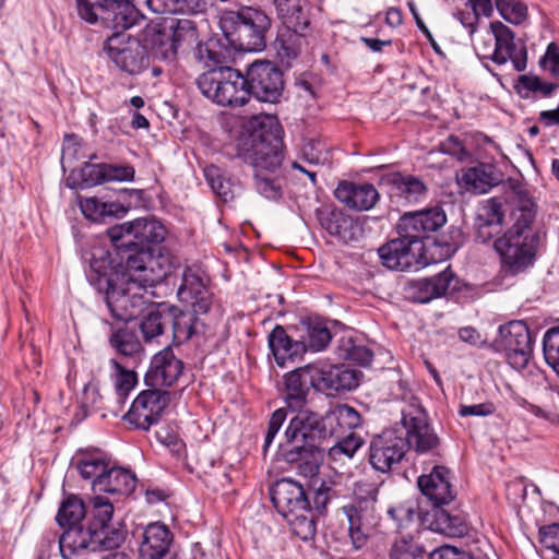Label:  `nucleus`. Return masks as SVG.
I'll use <instances>...</instances> for the list:
<instances>
[{
  "mask_svg": "<svg viewBox=\"0 0 559 559\" xmlns=\"http://www.w3.org/2000/svg\"><path fill=\"white\" fill-rule=\"evenodd\" d=\"M285 430L287 447L283 450L284 460L297 463L300 473L313 476L318 473L321 451L318 441L331 438L325 416L308 411H297Z\"/></svg>",
  "mask_w": 559,
  "mask_h": 559,
  "instance_id": "nucleus-1",
  "label": "nucleus"
},
{
  "mask_svg": "<svg viewBox=\"0 0 559 559\" xmlns=\"http://www.w3.org/2000/svg\"><path fill=\"white\" fill-rule=\"evenodd\" d=\"M219 24L230 47L251 52L264 49L271 19L261 10L245 8L239 12H225Z\"/></svg>",
  "mask_w": 559,
  "mask_h": 559,
  "instance_id": "nucleus-2",
  "label": "nucleus"
},
{
  "mask_svg": "<svg viewBox=\"0 0 559 559\" xmlns=\"http://www.w3.org/2000/svg\"><path fill=\"white\" fill-rule=\"evenodd\" d=\"M197 84L206 98L221 106H243L250 99L246 75L230 67L202 73Z\"/></svg>",
  "mask_w": 559,
  "mask_h": 559,
  "instance_id": "nucleus-3",
  "label": "nucleus"
},
{
  "mask_svg": "<svg viewBox=\"0 0 559 559\" xmlns=\"http://www.w3.org/2000/svg\"><path fill=\"white\" fill-rule=\"evenodd\" d=\"M129 275L112 274L103 288L105 302L112 316L119 321L136 319L146 309V299L140 285L132 283Z\"/></svg>",
  "mask_w": 559,
  "mask_h": 559,
  "instance_id": "nucleus-4",
  "label": "nucleus"
},
{
  "mask_svg": "<svg viewBox=\"0 0 559 559\" xmlns=\"http://www.w3.org/2000/svg\"><path fill=\"white\" fill-rule=\"evenodd\" d=\"M270 130L262 127L251 134V145L243 155L245 162L253 173H272L283 170V141L280 136L278 122L273 117H265Z\"/></svg>",
  "mask_w": 559,
  "mask_h": 559,
  "instance_id": "nucleus-5",
  "label": "nucleus"
},
{
  "mask_svg": "<svg viewBox=\"0 0 559 559\" xmlns=\"http://www.w3.org/2000/svg\"><path fill=\"white\" fill-rule=\"evenodd\" d=\"M126 536L122 531H114L109 535L97 531L93 525L83 526L81 524L66 527L60 535L59 550L63 559H71L81 550L91 551L112 550L119 548L124 543Z\"/></svg>",
  "mask_w": 559,
  "mask_h": 559,
  "instance_id": "nucleus-6",
  "label": "nucleus"
},
{
  "mask_svg": "<svg viewBox=\"0 0 559 559\" xmlns=\"http://www.w3.org/2000/svg\"><path fill=\"white\" fill-rule=\"evenodd\" d=\"M538 237L536 234H516L506 231L498 238L493 247L501 259L502 271L508 275H516L533 264Z\"/></svg>",
  "mask_w": 559,
  "mask_h": 559,
  "instance_id": "nucleus-7",
  "label": "nucleus"
},
{
  "mask_svg": "<svg viewBox=\"0 0 559 559\" xmlns=\"http://www.w3.org/2000/svg\"><path fill=\"white\" fill-rule=\"evenodd\" d=\"M402 425L406 430L407 450L413 449L418 454L436 453L440 439L428 423L425 409L412 402L402 409Z\"/></svg>",
  "mask_w": 559,
  "mask_h": 559,
  "instance_id": "nucleus-8",
  "label": "nucleus"
},
{
  "mask_svg": "<svg viewBox=\"0 0 559 559\" xmlns=\"http://www.w3.org/2000/svg\"><path fill=\"white\" fill-rule=\"evenodd\" d=\"M249 97L260 102L278 103L284 91V75L271 61H254L246 71Z\"/></svg>",
  "mask_w": 559,
  "mask_h": 559,
  "instance_id": "nucleus-9",
  "label": "nucleus"
},
{
  "mask_svg": "<svg viewBox=\"0 0 559 559\" xmlns=\"http://www.w3.org/2000/svg\"><path fill=\"white\" fill-rule=\"evenodd\" d=\"M497 346L504 350L508 362L518 370L524 369L533 354V341L525 322L516 320L499 328Z\"/></svg>",
  "mask_w": 559,
  "mask_h": 559,
  "instance_id": "nucleus-10",
  "label": "nucleus"
},
{
  "mask_svg": "<svg viewBox=\"0 0 559 559\" xmlns=\"http://www.w3.org/2000/svg\"><path fill=\"white\" fill-rule=\"evenodd\" d=\"M109 59L123 72L135 75L148 67L146 48L136 38L114 34L105 43Z\"/></svg>",
  "mask_w": 559,
  "mask_h": 559,
  "instance_id": "nucleus-11",
  "label": "nucleus"
},
{
  "mask_svg": "<svg viewBox=\"0 0 559 559\" xmlns=\"http://www.w3.org/2000/svg\"><path fill=\"white\" fill-rule=\"evenodd\" d=\"M169 401L170 396L167 391L160 389L144 390L135 397L123 419L135 429L147 431L159 421Z\"/></svg>",
  "mask_w": 559,
  "mask_h": 559,
  "instance_id": "nucleus-12",
  "label": "nucleus"
},
{
  "mask_svg": "<svg viewBox=\"0 0 559 559\" xmlns=\"http://www.w3.org/2000/svg\"><path fill=\"white\" fill-rule=\"evenodd\" d=\"M406 452L407 441L403 433L396 429H386L372 438L369 462L374 469L388 473L402 462Z\"/></svg>",
  "mask_w": 559,
  "mask_h": 559,
  "instance_id": "nucleus-13",
  "label": "nucleus"
},
{
  "mask_svg": "<svg viewBox=\"0 0 559 559\" xmlns=\"http://www.w3.org/2000/svg\"><path fill=\"white\" fill-rule=\"evenodd\" d=\"M399 238L392 239L379 248L382 264L391 270L406 271L418 264L423 242L412 239L409 234L399 230Z\"/></svg>",
  "mask_w": 559,
  "mask_h": 559,
  "instance_id": "nucleus-14",
  "label": "nucleus"
},
{
  "mask_svg": "<svg viewBox=\"0 0 559 559\" xmlns=\"http://www.w3.org/2000/svg\"><path fill=\"white\" fill-rule=\"evenodd\" d=\"M169 44L160 43L154 53L164 60L173 61L180 49L191 48L198 43V29L190 19H170L162 34Z\"/></svg>",
  "mask_w": 559,
  "mask_h": 559,
  "instance_id": "nucleus-15",
  "label": "nucleus"
},
{
  "mask_svg": "<svg viewBox=\"0 0 559 559\" xmlns=\"http://www.w3.org/2000/svg\"><path fill=\"white\" fill-rule=\"evenodd\" d=\"M490 29L495 39V48L488 57L497 64H506L511 60L516 71L525 70L527 51L525 46L516 48L513 31L499 21L491 22Z\"/></svg>",
  "mask_w": 559,
  "mask_h": 559,
  "instance_id": "nucleus-16",
  "label": "nucleus"
},
{
  "mask_svg": "<svg viewBox=\"0 0 559 559\" xmlns=\"http://www.w3.org/2000/svg\"><path fill=\"white\" fill-rule=\"evenodd\" d=\"M271 500L277 512L285 519L298 512H307L310 507L300 484L293 479H281L271 488Z\"/></svg>",
  "mask_w": 559,
  "mask_h": 559,
  "instance_id": "nucleus-17",
  "label": "nucleus"
},
{
  "mask_svg": "<svg viewBox=\"0 0 559 559\" xmlns=\"http://www.w3.org/2000/svg\"><path fill=\"white\" fill-rule=\"evenodd\" d=\"M182 371L183 362L176 357L169 347H166L153 356L144 380L153 389L171 386L182 374Z\"/></svg>",
  "mask_w": 559,
  "mask_h": 559,
  "instance_id": "nucleus-18",
  "label": "nucleus"
},
{
  "mask_svg": "<svg viewBox=\"0 0 559 559\" xmlns=\"http://www.w3.org/2000/svg\"><path fill=\"white\" fill-rule=\"evenodd\" d=\"M284 384V399L287 407L293 411H301L307 404L310 389H318L316 366L307 365L293 370L285 376Z\"/></svg>",
  "mask_w": 559,
  "mask_h": 559,
  "instance_id": "nucleus-19",
  "label": "nucleus"
},
{
  "mask_svg": "<svg viewBox=\"0 0 559 559\" xmlns=\"http://www.w3.org/2000/svg\"><path fill=\"white\" fill-rule=\"evenodd\" d=\"M316 377L318 390L333 394L355 390L359 385L361 372L344 364L316 366Z\"/></svg>",
  "mask_w": 559,
  "mask_h": 559,
  "instance_id": "nucleus-20",
  "label": "nucleus"
},
{
  "mask_svg": "<svg viewBox=\"0 0 559 559\" xmlns=\"http://www.w3.org/2000/svg\"><path fill=\"white\" fill-rule=\"evenodd\" d=\"M321 226L344 243L357 241L362 236V227L357 219L342 210L324 206L318 211Z\"/></svg>",
  "mask_w": 559,
  "mask_h": 559,
  "instance_id": "nucleus-21",
  "label": "nucleus"
},
{
  "mask_svg": "<svg viewBox=\"0 0 559 559\" xmlns=\"http://www.w3.org/2000/svg\"><path fill=\"white\" fill-rule=\"evenodd\" d=\"M445 223L444 211L440 206H435L404 214L397 224V229L409 234L408 237L412 239L421 241L426 234L437 231Z\"/></svg>",
  "mask_w": 559,
  "mask_h": 559,
  "instance_id": "nucleus-22",
  "label": "nucleus"
},
{
  "mask_svg": "<svg viewBox=\"0 0 559 559\" xmlns=\"http://www.w3.org/2000/svg\"><path fill=\"white\" fill-rule=\"evenodd\" d=\"M454 280L455 275L451 267L448 266L432 277L411 282L406 287V292L408 298L413 301L426 304L444 296Z\"/></svg>",
  "mask_w": 559,
  "mask_h": 559,
  "instance_id": "nucleus-23",
  "label": "nucleus"
},
{
  "mask_svg": "<svg viewBox=\"0 0 559 559\" xmlns=\"http://www.w3.org/2000/svg\"><path fill=\"white\" fill-rule=\"evenodd\" d=\"M374 506L347 504L342 508L348 523V538L354 549L359 550L368 543L372 532L370 521Z\"/></svg>",
  "mask_w": 559,
  "mask_h": 559,
  "instance_id": "nucleus-24",
  "label": "nucleus"
},
{
  "mask_svg": "<svg viewBox=\"0 0 559 559\" xmlns=\"http://www.w3.org/2000/svg\"><path fill=\"white\" fill-rule=\"evenodd\" d=\"M418 487L436 508L450 503L455 493L450 483V471L444 466H436L429 475L418 477Z\"/></svg>",
  "mask_w": 559,
  "mask_h": 559,
  "instance_id": "nucleus-25",
  "label": "nucleus"
},
{
  "mask_svg": "<svg viewBox=\"0 0 559 559\" xmlns=\"http://www.w3.org/2000/svg\"><path fill=\"white\" fill-rule=\"evenodd\" d=\"M314 27L311 23L306 26L285 27L276 38L278 57L287 63L295 60L310 45L313 38Z\"/></svg>",
  "mask_w": 559,
  "mask_h": 559,
  "instance_id": "nucleus-26",
  "label": "nucleus"
},
{
  "mask_svg": "<svg viewBox=\"0 0 559 559\" xmlns=\"http://www.w3.org/2000/svg\"><path fill=\"white\" fill-rule=\"evenodd\" d=\"M174 535L169 528L160 523L154 522L148 524L142 534L140 543V557L142 559H164L173 543Z\"/></svg>",
  "mask_w": 559,
  "mask_h": 559,
  "instance_id": "nucleus-27",
  "label": "nucleus"
},
{
  "mask_svg": "<svg viewBox=\"0 0 559 559\" xmlns=\"http://www.w3.org/2000/svg\"><path fill=\"white\" fill-rule=\"evenodd\" d=\"M100 21L119 34L120 31L133 26L138 19V11L129 0H102L99 2Z\"/></svg>",
  "mask_w": 559,
  "mask_h": 559,
  "instance_id": "nucleus-28",
  "label": "nucleus"
},
{
  "mask_svg": "<svg viewBox=\"0 0 559 559\" xmlns=\"http://www.w3.org/2000/svg\"><path fill=\"white\" fill-rule=\"evenodd\" d=\"M335 198L346 206L356 211H367L374 206L379 193L371 183H354L342 181L335 189Z\"/></svg>",
  "mask_w": 559,
  "mask_h": 559,
  "instance_id": "nucleus-29",
  "label": "nucleus"
},
{
  "mask_svg": "<svg viewBox=\"0 0 559 559\" xmlns=\"http://www.w3.org/2000/svg\"><path fill=\"white\" fill-rule=\"evenodd\" d=\"M502 173L492 164L479 163L467 168L461 177L464 187L475 193H486L502 181Z\"/></svg>",
  "mask_w": 559,
  "mask_h": 559,
  "instance_id": "nucleus-30",
  "label": "nucleus"
},
{
  "mask_svg": "<svg viewBox=\"0 0 559 559\" xmlns=\"http://www.w3.org/2000/svg\"><path fill=\"white\" fill-rule=\"evenodd\" d=\"M269 347L276 364L284 367L287 359L300 358L305 354L302 342L294 341L282 325H276L267 337Z\"/></svg>",
  "mask_w": 559,
  "mask_h": 559,
  "instance_id": "nucleus-31",
  "label": "nucleus"
},
{
  "mask_svg": "<svg viewBox=\"0 0 559 559\" xmlns=\"http://www.w3.org/2000/svg\"><path fill=\"white\" fill-rule=\"evenodd\" d=\"M135 475L129 469L108 466L106 473L98 480H93L95 491L129 495L135 488Z\"/></svg>",
  "mask_w": 559,
  "mask_h": 559,
  "instance_id": "nucleus-32",
  "label": "nucleus"
},
{
  "mask_svg": "<svg viewBox=\"0 0 559 559\" xmlns=\"http://www.w3.org/2000/svg\"><path fill=\"white\" fill-rule=\"evenodd\" d=\"M429 528L448 537H462L468 532L467 521L462 511H449L441 507L433 510Z\"/></svg>",
  "mask_w": 559,
  "mask_h": 559,
  "instance_id": "nucleus-33",
  "label": "nucleus"
},
{
  "mask_svg": "<svg viewBox=\"0 0 559 559\" xmlns=\"http://www.w3.org/2000/svg\"><path fill=\"white\" fill-rule=\"evenodd\" d=\"M171 322L169 325L173 331V342L180 345L189 341L193 335L204 334L205 324L190 311H181L175 306H170Z\"/></svg>",
  "mask_w": 559,
  "mask_h": 559,
  "instance_id": "nucleus-34",
  "label": "nucleus"
},
{
  "mask_svg": "<svg viewBox=\"0 0 559 559\" xmlns=\"http://www.w3.org/2000/svg\"><path fill=\"white\" fill-rule=\"evenodd\" d=\"M277 17L285 27L311 23L312 7L308 0H273Z\"/></svg>",
  "mask_w": 559,
  "mask_h": 559,
  "instance_id": "nucleus-35",
  "label": "nucleus"
},
{
  "mask_svg": "<svg viewBox=\"0 0 559 559\" xmlns=\"http://www.w3.org/2000/svg\"><path fill=\"white\" fill-rule=\"evenodd\" d=\"M170 306L166 304H152L146 306V314L141 321L140 329L146 342H152L163 335L166 326L171 322Z\"/></svg>",
  "mask_w": 559,
  "mask_h": 559,
  "instance_id": "nucleus-36",
  "label": "nucleus"
},
{
  "mask_svg": "<svg viewBox=\"0 0 559 559\" xmlns=\"http://www.w3.org/2000/svg\"><path fill=\"white\" fill-rule=\"evenodd\" d=\"M79 206L87 219L96 223L104 222L107 217H123L128 211L118 202H103L96 197L80 198Z\"/></svg>",
  "mask_w": 559,
  "mask_h": 559,
  "instance_id": "nucleus-37",
  "label": "nucleus"
},
{
  "mask_svg": "<svg viewBox=\"0 0 559 559\" xmlns=\"http://www.w3.org/2000/svg\"><path fill=\"white\" fill-rule=\"evenodd\" d=\"M130 227L133 238L129 239L126 245H132V247L144 248L148 243H159L166 236L165 227L155 219L138 218Z\"/></svg>",
  "mask_w": 559,
  "mask_h": 559,
  "instance_id": "nucleus-38",
  "label": "nucleus"
},
{
  "mask_svg": "<svg viewBox=\"0 0 559 559\" xmlns=\"http://www.w3.org/2000/svg\"><path fill=\"white\" fill-rule=\"evenodd\" d=\"M325 423L331 437L344 432L346 429L352 430L360 426V414L347 404H338L334 408L326 412Z\"/></svg>",
  "mask_w": 559,
  "mask_h": 559,
  "instance_id": "nucleus-39",
  "label": "nucleus"
},
{
  "mask_svg": "<svg viewBox=\"0 0 559 559\" xmlns=\"http://www.w3.org/2000/svg\"><path fill=\"white\" fill-rule=\"evenodd\" d=\"M518 200L516 206L512 211L514 223L507 231H514L516 234H535L531 226L535 221L536 211L533 200L525 191H515Z\"/></svg>",
  "mask_w": 559,
  "mask_h": 559,
  "instance_id": "nucleus-40",
  "label": "nucleus"
},
{
  "mask_svg": "<svg viewBox=\"0 0 559 559\" xmlns=\"http://www.w3.org/2000/svg\"><path fill=\"white\" fill-rule=\"evenodd\" d=\"M386 181L395 193L407 201H417L427 194L425 182L413 175L393 173L388 175Z\"/></svg>",
  "mask_w": 559,
  "mask_h": 559,
  "instance_id": "nucleus-41",
  "label": "nucleus"
},
{
  "mask_svg": "<svg viewBox=\"0 0 559 559\" xmlns=\"http://www.w3.org/2000/svg\"><path fill=\"white\" fill-rule=\"evenodd\" d=\"M91 282L97 286L99 292L106 285V280L112 274H119V267L112 265L111 254L103 249L95 248L90 259Z\"/></svg>",
  "mask_w": 559,
  "mask_h": 559,
  "instance_id": "nucleus-42",
  "label": "nucleus"
},
{
  "mask_svg": "<svg viewBox=\"0 0 559 559\" xmlns=\"http://www.w3.org/2000/svg\"><path fill=\"white\" fill-rule=\"evenodd\" d=\"M253 188L263 198L276 201L283 195L284 170L252 173Z\"/></svg>",
  "mask_w": 559,
  "mask_h": 559,
  "instance_id": "nucleus-43",
  "label": "nucleus"
},
{
  "mask_svg": "<svg viewBox=\"0 0 559 559\" xmlns=\"http://www.w3.org/2000/svg\"><path fill=\"white\" fill-rule=\"evenodd\" d=\"M147 7L157 14H197L203 11L204 0H146Z\"/></svg>",
  "mask_w": 559,
  "mask_h": 559,
  "instance_id": "nucleus-44",
  "label": "nucleus"
},
{
  "mask_svg": "<svg viewBox=\"0 0 559 559\" xmlns=\"http://www.w3.org/2000/svg\"><path fill=\"white\" fill-rule=\"evenodd\" d=\"M133 248L135 249L133 253L121 258V262L118 264L119 275H129L133 277L132 283L146 288L147 286H143L136 278H140L142 274L146 273L148 251L140 247Z\"/></svg>",
  "mask_w": 559,
  "mask_h": 559,
  "instance_id": "nucleus-45",
  "label": "nucleus"
},
{
  "mask_svg": "<svg viewBox=\"0 0 559 559\" xmlns=\"http://www.w3.org/2000/svg\"><path fill=\"white\" fill-rule=\"evenodd\" d=\"M85 513L83 500L75 495H70L61 502L56 520L61 527H68L81 524Z\"/></svg>",
  "mask_w": 559,
  "mask_h": 559,
  "instance_id": "nucleus-46",
  "label": "nucleus"
},
{
  "mask_svg": "<svg viewBox=\"0 0 559 559\" xmlns=\"http://www.w3.org/2000/svg\"><path fill=\"white\" fill-rule=\"evenodd\" d=\"M171 263L164 254L154 255L148 252L147 270L138 278L143 286L152 287L160 283L170 273Z\"/></svg>",
  "mask_w": 559,
  "mask_h": 559,
  "instance_id": "nucleus-47",
  "label": "nucleus"
},
{
  "mask_svg": "<svg viewBox=\"0 0 559 559\" xmlns=\"http://www.w3.org/2000/svg\"><path fill=\"white\" fill-rule=\"evenodd\" d=\"M109 464L106 454L96 451L84 454L76 467L84 479L98 480L104 476Z\"/></svg>",
  "mask_w": 559,
  "mask_h": 559,
  "instance_id": "nucleus-48",
  "label": "nucleus"
},
{
  "mask_svg": "<svg viewBox=\"0 0 559 559\" xmlns=\"http://www.w3.org/2000/svg\"><path fill=\"white\" fill-rule=\"evenodd\" d=\"M332 334L328 326L321 322H309L306 325V332L300 342L307 350L321 352L330 344Z\"/></svg>",
  "mask_w": 559,
  "mask_h": 559,
  "instance_id": "nucleus-49",
  "label": "nucleus"
},
{
  "mask_svg": "<svg viewBox=\"0 0 559 559\" xmlns=\"http://www.w3.org/2000/svg\"><path fill=\"white\" fill-rule=\"evenodd\" d=\"M92 515L93 521L90 525L97 527V531L104 532V535H109L114 531H119L109 526L114 514V506L108 498L95 496L92 499Z\"/></svg>",
  "mask_w": 559,
  "mask_h": 559,
  "instance_id": "nucleus-50",
  "label": "nucleus"
},
{
  "mask_svg": "<svg viewBox=\"0 0 559 559\" xmlns=\"http://www.w3.org/2000/svg\"><path fill=\"white\" fill-rule=\"evenodd\" d=\"M110 345L122 356L133 357L142 350V345L136 334L128 329H119L109 337Z\"/></svg>",
  "mask_w": 559,
  "mask_h": 559,
  "instance_id": "nucleus-51",
  "label": "nucleus"
},
{
  "mask_svg": "<svg viewBox=\"0 0 559 559\" xmlns=\"http://www.w3.org/2000/svg\"><path fill=\"white\" fill-rule=\"evenodd\" d=\"M204 176L213 192L224 202L233 199L231 182L221 168L210 165L204 169Z\"/></svg>",
  "mask_w": 559,
  "mask_h": 559,
  "instance_id": "nucleus-52",
  "label": "nucleus"
},
{
  "mask_svg": "<svg viewBox=\"0 0 559 559\" xmlns=\"http://www.w3.org/2000/svg\"><path fill=\"white\" fill-rule=\"evenodd\" d=\"M390 559H425V550L413 537L402 536L393 543Z\"/></svg>",
  "mask_w": 559,
  "mask_h": 559,
  "instance_id": "nucleus-53",
  "label": "nucleus"
},
{
  "mask_svg": "<svg viewBox=\"0 0 559 559\" xmlns=\"http://www.w3.org/2000/svg\"><path fill=\"white\" fill-rule=\"evenodd\" d=\"M289 523L293 532L302 540H309L314 537L317 532V525L313 515L311 514L310 507L307 512H298L292 514L289 519H286Z\"/></svg>",
  "mask_w": 559,
  "mask_h": 559,
  "instance_id": "nucleus-54",
  "label": "nucleus"
},
{
  "mask_svg": "<svg viewBox=\"0 0 559 559\" xmlns=\"http://www.w3.org/2000/svg\"><path fill=\"white\" fill-rule=\"evenodd\" d=\"M501 16L509 23L521 24L527 16V8L520 0H496Z\"/></svg>",
  "mask_w": 559,
  "mask_h": 559,
  "instance_id": "nucleus-55",
  "label": "nucleus"
},
{
  "mask_svg": "<svg viewBox=\"0 0 559 559\" xmlns=\"http://www.w3.org/2000/svg\"><path fill=\"white\" fill-rule=\"evenodd\" d=\"M543 352L546 362L559 373V328L549 329L543 340Z\"/></svg>",
  "mask_w": 559,
  "mask_h": 559,
  "instance_id": "nucleus-56",
  "label": "nucleus"
},
{
  "mask_svg": "<svg viewBox=\"0 0 559 559\" xmlns=\"http://www.w3.org/2000/svg\"><path fill=\"white\" fill-rule=\"evenodd\" d=\"M206 292L201 278L195 274L186 270L182 274V281L178 288V296L181 301H191V299L198 297Z\"/></svg>",
  "mask_w": 559,
  "mask_h": 559,
  "instance_id": "nucleus-57",
  "label": "nucleus"
},
{
  "mask_svg": "<svg viewBox=\"0 0 559 559\" xmlns=\"http://www.w3.org/2000/svg\"><path fill=\"white\" fill-rule=\"evenodd\" d=\"M342 356L361 366H368L373 358V353L364 345H357L352 340L343 342L341 347Z\"/></svg>",
  "mask_w": 559,
  "mask_h": 559,
  "instance_id": "nucleus-58",
  "label": "nucleus"
},
{
  "mask_svg": "<svg viewBox=\"0 0 559 559\" xmlns=\"http://www.w3.org/2000/svg\"><path fill=\"white\" fill-rule=\"evenodd\" d=\"M111 364L117 372L116 390L118 399L121 401L134 388L136 383L135 372L126 369L117 360L112 359Z\"/></svg>",
  "mask_w": 559,
  "mask_h": 559,
  "instance_id": "nucleus-59",
  "label": "nucleus"
},
{
  "mask_svg": "<svg viewBox=\"0 0 559 559\" xmlns=\"http://www.w3.org/2000/svg\"><path fill=\"white\" fill-rule=\"evenodd\" d=\"M504 212L502 210V202L497 198L487 200L481 206L478 214V222H486L489 225L500 227L503 222Z\"/></svg>",
  "mask_w": 559,
  "mask_h": 559,
  "instance_id": "nucleus-60",
  "label": "nucleus"
},
{
  "mask_svg": "<svg viewBox=\"0 0 559 559\" xmlns=\"http://www.w3.org/2000/svg\"><path fill=\"white\" fill-rule=\"evenodd\" d=\"M104 163L91 164L84 163L80 169L81 186L93 187L105 182Z\"/></svg>",
  "mask_w": 559,
  "mask_h": 559,
  "instance_id": "nucleus-61",
  "label": "nucleus"
},
{
  "mask_svg": "<svg viewBox=\"0 0 559 559\" xmlns=\"http://www.w3.org/2000/svg\"><path fill=\"white\" fill-rule=\"evenodd\" d=\"M105 182L107 181H132L134 168L130 165H116L104 163Z\"/></svg>",
  "mask_w": 559,
  "mask_h": 559,
  "instance_id": "nucleus-62",
  "label": "nucleus"
},
{
  "mask_svg": "<svg viewBox=\"0 0 559 559\" xmlns=\"http://www.w3.org/2000/svg\"><path fill=\"white\" fill-rule=\"evenodd\" d=\"M132 222H126L122 224L115 225L108 228L107 234L115 247L117 248H126L131 249L132 245H126V242L133 238V233H131Z\"/></svg>",
  "mask_w": 559,
  "mask_h": 559,
  "instance_id": "nucleus-63",
  "label": "nucleus"
},
{
  "mask_svg": "<svg viewBox=\"0 0 559 559\" xmlns=\"http://www.w3.org/2000/svg\"><path fill=\"white\" fill-rule=\"evenodd\" d=\"M362 443L364 440L359 436L355 435L354 432H350L348 436L343 438L331 449V454L333 456L344 454L350 459L355 455V453L362 445Z\"/></svg>",
  "mask_w": 559,
  "mask_h": 559,
  "instance_id": "nucleus-64",
  "label": "nucleus"
}]
</instances>
